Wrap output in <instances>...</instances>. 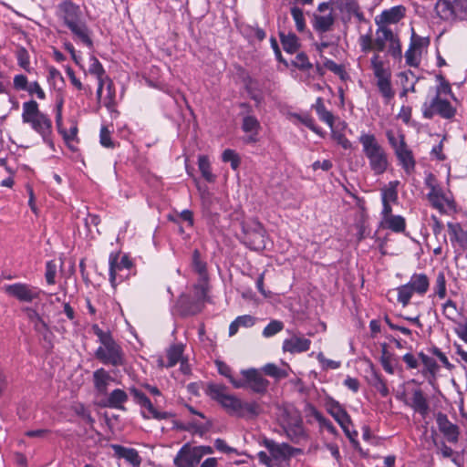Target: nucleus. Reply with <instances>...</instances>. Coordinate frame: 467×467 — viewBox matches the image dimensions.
I'll use <instances>...</instances> for the list:
<instances>
[{"label":"nucleus","instance_id":"1","mask_svg":"<svg viewBox=\"0 0 467 467\" xmlns=\"http://www.w3.org/2000/svg\"><path fill=\"white\" fill-rule=\"evenodd\" d=\"M56 16L71 32L73 39L88 48L93 47L92 30L88 26L80 6L71 0H63L57 5Z\"/></svg>","mask_w":467,"mask_h":467},{"label":"nucleus","instance_id":"2","mask_svg":"<svg viewBox=\"0 0 467 467\" xmlns=\"http://www.w3.org/2000/svg\"><path fill=\"white\" fill-rule=\"evenodd\" d=\"M358 141L368 160L369 167L376 175L384 173L389 166L388 154L372 133L361 132Z\"/></svg>","mask_w":467,"mask_h":467},{"label":"nucleus","instance_id":"3","mask_svg":"<svg viewBox=\"0 0 467 467\" xmlns=\"http://www.w3.org/2000/svg\"><path fill=\"white\" fill-rule=\"evenodd\" d=\"M22 120L27 123L38 133L45 143L53 146L50 140L52 132L51 119L45 113L41 112L36 100H29L23 103Z\"/></svg>","mask_w":467,"mask_h":467},{"label":"nucleus","instance_id":"4","mask_svg":"<svg viewBox=\"0 0 467 467\" xmlns=\"http://www.w3.org/2000/svg\"><path fill=\"white\" fill-rule=\"evenodd\" d=\"M429 287L430 280L427 275L415 273L410 276L407 284L397 288V300L402 306H407L414 294L424 296L428 292Z\"/></svg>","mask_w":467,"mask_h":467},{"label":"nucleus","instance_id":"5","mask_svg":"<svg viewBox=\"0 0 467 467\" xmlns=\"http://www.w3.org/2000/svg\"><path fill=\"white\" fill-rule=\"evenodd\" d=\"M207 394L210 398L217 401L224 410L232 416H242V402L239 398L229 394L226 387L220 384H211L207 388Z\"/></svg>","mask_w":467,"mask_h":467},{"label":"nucleus","instance_id":"6","mask_svg":"<svg viewBox=\"0 0 467 467\" xmlns=\"http://www.w3.org/2000/svg\"><path fill=\"white\" fill-rule=\"evenodd\" d=\"M376 38L374 40V49L379 52L385 50L389 43V53L394 58H401V44L399 36L390 26L377 25Z\"/></svg>","mask_w":467,"mask_h":467},{"label":"nucleus","instance_id":"7","mask_svg":"<svg viewBox=\"0 0 467 467\" xmlns=\"http://www.w3.org/2000/svg\"><path fill=\"white\" fill-rule=\"evenodd\" d=\"M422 115L431 119L435 115L442 119H451L455 116V108L447 100L440 97V91L422 104Z\"/></svg>","mask_w":467,"mask_h":467},{"label":"nucleus","instance_id":"8","mask_svg":"<svg viewBox=\"0 0 467 467\" xmlns=\"http://www.w3.org/2000/svg\"><path fill=\"white\" fill-rule=\"evenodd\" d=\"M95 357L104 365L120 367L125 363L124 352L113 338L101 343L95 352Z\"/></svg>","mask_w":467,"mask_h":467},{"label":"nucleus","instance_id":"9","mask_svg":"<svg viewBox=\"0 0 467 467\" xmlns=\"http://www.w3.org/2000/svg\"><path fill=\"white\" fill-rule=\"evenodd\" d=\"M207 280L201 279V282L194 285V296L196 302L190 305V296L182 295L179 298V306L183 315H196L202 309L203 303L207 297Z\"/></svg>","mask_w":467,"mask_h":467},{"label":"nucleus","instance_id":"10","mask_svg":"<svg viewBox=\"0 0 467 467\" xmlns=\"http://www.w3.org/2000/svg\"><path fill=\"white\" fill-rule=\"evenodd\" d=\"M467 0H438L435 11L438 16L445 21H452L464 16Z\"/></svg>","mask_w":467,"mask_h":467},{"label":"nucleus","instance_id":"11","mask_svg":"<svg viewBox=\"0 0 467 467\" xmlns=\"http://www.w3.org/2000/svg\"><path fill=\"white\" fill-rule=\"evenodd\" d=\"M130 394L133 396L134 400L141 408V415L144 419L166 420L171 417V413L167 411H159L150 400V399L140 390L136 388L130 389Z\"/></svg>","mask_w":467,"mask_h":467},{"label":"nucleus","instance_id":"12","mask_svg":"<svg viewBox=\"0 0 467 467\" xmlns=\"http://www.w3.org/2000/svg\"><path fill=\"white\" fill-rule=\"evenodd\" d=\"M427 199L431 206L441 213L455 210V202L450 191L445 192L440 185L427 194Z\"/></svg>","mask_w":467,"mask_h":467},{"label":"nucleus","instance_id":"13","mask_svg":"<svg viewBox=\"0 0 467 467\" xmlns=\"http://www.w3.org/2000/svg\"><path fill=\"white\" fill-rule=\"evenodd\" d=\"M5 291L17 300L27 303L38 298L42 292L39 288L24 283L7 285Z\"/></svg>","mask_w":467,"mask_h":467},{"label":"nucleus","instance_id":"14","mask_svg":"<svg viewBox=\"0 0 467 467\" xmlns=\"http://www.w3.org/2000/svg\"><path fill=\"white\" fill-rule=\"evenodd\" d=\"M242 375L244 376L242 380L245 382V388L248 387L252 391L258 394L266 392L269 381L258 370L254 368L244 369Z\"/></svg>","mask_w":467,"mask_h":467},{"label":"nucleus","instance_id":"15","mask_svg":"<svg viewBox=\"0 0 467 467\" xmlns=\"http://www.w3.org/2000/svg\"><path fill=\"white\" fill-rule=\"evenodd\" d=\"M201 462L196 447L184 444L177 452L173 463L176 467H193Z\"/></svg>","mask_w":467,"mask_h":467},{"label":"nucleus","instance_id":"16","mask_svg":"<svg viewBox=\"0 0 467 467\" xmlns=\"http://www.w3.org/2000/svg\"><path fill=\"white\" fill-rule=\"evenodd\" d=\"M327 411L340 425L345 434L352 441V435L348 428L351 419L346 410L337 401L332 400L327 404Z\"/></svg>","mask_w":467,"mask_h":467},{"label":"nucleus","instance_id":"17","mask_svg":"<svg viewBox=\"0 0 467 467\" xmlns=\"http://www.w3.org/2000/svg\"><path fill=\"white\" fill-rule=\"evenodd\" d=\"M436 422L440 431L449 442L455 443L459 439V428L451 422L446 414L439 412L436 415Z\"/></svg>","mask_w":467,"mask_h":467},{"label":"nucleus","instance_id":"18","mask_svg":"<svg viewBox=\"0 0 467 467\" xmlns=\"http://www.w3.org/2000/svg\"><path fill=\"white\" fill-rule=\"evenodd\" d=\"M261 130V124L256 117L252 115H246L242 120V130L246 134L244 141L247 144L256 143L258 139V133Z\"/></svg>","mask_w":467,"mask_h":467},{"label":"nucleus","instance_id":"19","mask_svg":"<svg viewBox=\"0 0 467 467\" xmlns=\"http://www.w3.org/2000/svg\"><path fill=\"white\" fill-rule=\"evenodd\" d=\"M405 16V7L403 5H396L389 9L382 11L375 17V24L389 26L397 24Z\"/></svg>","mask_w":467,"mask_h":467},{"label":"nucleus","instance_id":"20","mask_svg":"<svg viewBox=\"0 0 467 467\" xmlns=\"http://www.w3.org/2000/svg\"><path fill=\"white\" fill-rule=\"evenodd\" d=\"M283 429L286 436L293 442H297L304 436L302 420L296 414L284 421Z\"/></svg>","mask_w":467,"mask_h":467},{"label":"nucleus","instance_id":"21","mask_svg":"<svg viewBox=\"0 0 467 467\" xmlns=\"http://www.w3.org/2000/svg\"><path fill=\"white\" fill-rule=\"evenodd\" d=\"M128 393L121 389H115L109 392L107 397L101 401L103 407L117 409L125 411L124 404L128 401Z\"/></svg>","mask_w":467,"mask_h":467},{"label":"nucleus","instance_id":"22","mask_svg":"<svg viewBox=\"0 0 467 467\" xmlns=\"http://www.w3.org/2000/svg\"><path fill=\"white\" fill-rule=\"evenodd\" d=\"M109 282L112 286L117 285V274L123 269L129 270L131 267V262L127 256H123L119 262V255L111 254L109 255Z\"/></svg>","mask_w":467,"mask_h":467},{"label":"nucleus","instance_id":"23","mask_svg":"<svg viewBox=\"0 0 467 467\" xmlns=\"http://www.w3.org/2000/svg\"><path fill=\"white\" fill-rule=\"evenodd\" d=\"M310 344L311 341L307 338L293 336L284 340L283 350L289 353H301L307 351Z\"/></svg>","mask_w":467,"mask_h":467},{"label":"nucleus","instance_id":"24","mask_svg":"<svg viewBox=\"0 0 467 467\" xmlns=\"http://www.w3.org/2000/svg\"><path fill=\"white\" fill-rule=\"evenodd\" d=\"M113 380L110 374L103 368H98L93 372V384L96 391L99 395H106L109 383Z\"/></svg>","mask_w":467,"mask_h":467},{"label":"nucleus","instance_id":"25","mask_svg":"<svg viewBox=\"0 0 467 467\" xmlns=\"http://www.w3.org/2000/svg\"><path fill=\"white\" fill-rule=\"evenodd\" d=\"M395 155L402 169L408 175H410L414 172L416 161L414 160L412 151L409 149L407 144L400 149L397 152H395Z\"/></svg>","mask_w":467,"mask_h":467},{"label":"nucleus","instance_id":"26","mask_svg":"<svg viewBox=\"0 0 467 467\" xmlns=\"http://www.w3.org/2000/svg\"><path fill=\"white\" fill-rule=\"evenodd\" d=\"M265 446L275 460H285L291 455L292 448L286 443H276L272 440H265Z\"/></svg>","mask_w":467,"mask_h":467},{"label":"nucleus","instance_id":"27","mask_svg":"<svg viewBox=\"0 0 467 467\" xmlns=\"http://www.w3.org/2000/svg\"><path fill=\"white\" fill-rule=\"evenodd\" d=\"M410 406L423 418L429 413V403L421 389H414Z\"/></svg>","mask_w":467,"mask_h":467},{"label":"nucleus","instance_id":"28","mask_svg":"<svg viewBox=\"0 0 467 467\" xmlns=\"http://www.w3.org/2000/svg\"><path fill=\"white\" fill-rule=\"evenodd\" d=\"M448 232L451 241L457 242L462 249L467 248V231L460 223H448Z\"/></svg>","mask_w":467,"mask_h":467},{"label":"nucleus","instance_id":"29","mask_svg":"<svg viewBox=\"0 0 467 467\" xmlns=\"http://www.w3.org/2000/svg\"><path fill=\"white\" fill-rule=\"evenodd\" d=\"M112 449L119 457L125 459L133 466H139L140 464L141 459L135 449L125 448L117 444L112 445Z\"/></svg>","mask_w":467,"mask_h":467},{"label":"nucleus","instance_id":"30","mask_svg":"<svg viewBox=\"0 0 467 467\" xmlns=\"http://www.w3.org/2000/svg\"><path fill=\"white\" fill-rule=\"evenodd\" d=\"M255 324V317L251 315L237 317L229 326V336H234L240 327H252Z\"/></svg>","mask_w":467,"mask_h":467},{"label":"nucleus","instance_id":"31","mask_svg":"<svg viewBox=\"0 0 467 467\" xmlns=\"http://www.w3.org/2000/svg\"><path fill=\"white\" fill-rule=\"evenodd\" d=\"M371 67L374 72V75L377 78V81H385L389 80L391 78V73L389 69L384 67L382 61L379 59V56L375 55L371 58Z\"/></svg>","mask_w":467,"mask_h":467},{"label":"nucleus","instance_id":"32","mask_svg":"<svg viewBox=\"0 0 467 467\" xmlns=\"http://www.w3.org/2000/svg\"><path fill=\"white\" fill-rule=\"evenodd\" d=\"M192 267L200 275V279L204 281L208 279L206 262L202 259L201 254L197 249L192 252Z\"/></svg>","mask_w":467,"mask_h":467},{"label":"nucleus","instance_id":"33","mask_svg":"<svg viewBox=\"0 0 467 467\" xmlns=\"http://www.w3.org/2000/svg\"><path fill=\"white\" fill-rule=\"evenodd\" d=\"M398 181L389 182V184L381 189V202L395 203L398 201Z\"/></svg>","mask_w":467,"mask_h":467},{"label":"nucleus","instance_id":"34","mask_svg":"<svg viewBox=\"0 0 467 467\" xmlns=\"http://www.w3.org/2000/svg\"><path fill=\"white\" fill-rule=\"evenodd\" d=\"M247 238L250 242L251 248L254 250H261L265 248V231L261 225L253 234H248Z\"/></svg>","mask_w":467,"mask_h":467},{"label":"nucleus","instance_id":"35","mask_svg":"<svg viewBox=\"0 0 467 467\" xmlns=\"http://www.w3.org/2000/svg\"><path fill=\"white\" fill-rule=\"evenodd\" d=\"M334 24V17L332 15L327 16H316L314 18V28L320 33H325L330 30Z\"/></svg>","mask_w":467,"mask_h":467},{"label":"nucleus","instance_id":"36","mask_svg":"<svg viewBox=\"0 0 467 467\" xmlns=\"http://www.w3.org/2000/svg\"><path fill=\"white\" fill-rule=\"evenodd\" d=\"M280 39L284 49L288 53L293 54L299 47L298 38L294 33H288L287 35L281 33Z\"/></svg>","mask_w":467,"mask_h":467},{"label":"nucleus","instance_id":"37","mask_svg":"<svg viewBox=\"0 0 467 467\" xmlns=\"http://www.w3.org/2000/svg\"><path fill=\"white\" fill-rule=\"evenodd\" d=\"M383 223L393 232L400 233L405 230V219L400 215H391L383 220Z\"/></svg>","mask_w":467,"mask_h":467},{"label":"nucleus","instance_id":"38","mask_svg":"<svg viewBox=\"0 0 467 467\" xmlns=\"http://www.w3.org/2000/svg\"><path fill=\"white\" fill-rule=\"evenodd\" d=\"M198 167L202 177L208 182H213L215 181V175L213 174L209 159L205 155H201L198 158Z\"/></svg>","mask_w":467,"mask_h":467},{"label":"nucleus","instance_id":"39","mask_svg":"<svg viewBox=\"0 0 467 467\" xmlns=\"http://www.w3.org/2000/svg\"><path fill=\"white\" fill-rule=\"evenodd\" d=\"M218 371L221 375L226 377L233 386L236 389L245 388V382L243 380L235 379L231 374V368L222 361L216 362Z\"/></svg>","mask_w":467,"mask_h":467},{"label":"nucleus","instance_id":"40","mask_svg":"<svg viewBox=\"0 0 467 467\" xmlns=\"http://www.w3.org/2000/svg\"><path fill=\"white\" fill-rule=\"evenodd\" d=\"M183 353V346L181 344L171 346L167 351L168 363L166 367L171 368L175 366L182 358Z\"/></svg>","mask_w":467,"mask_h":467},{"label":"nucleus","instance_id":"41","mask_svg":"<svg viewBox=\"0 0 467 467\" xmlns=\"http://www.w3.org/2000/svg\"><path fill=\"white\" fill-rule=\"evenodd\" d=\"M262 412V408L260 404L256 401L252 402H242V416L244 417H251L255 418Z\"/></svg>","mask_w":467,"mask_h":467},{"label":"nucleus","instance_id":"42","mask_svg":"<svg viewBox=\"0 0 467 467\" xmlns=\"http://www.w3.org/2000/svg\"><path fill=\"white\" fill-rule=\"evenodd\" d=\"M16 57L17 59L18 65L27 72H31L30 67V57L28 51L23 47H19L16 52Z\"/></svg>","mask_w":467,"mask_h":467},{"label":"nucleus","instance_id":"43","mask_svg":"<svg viewBox=\"0 0 467 467\" xmlns=\"http://www.w3.org/2000/svg\"><path fill=\"white\" fill-rule=\"evenodd\" d=\"M386 136L388 138L389 143L394 150V152H397L400 149L407 144L405 142L403 134H399L396 136L392 130H388Z\"/></svg>","mask_w":467,"mask_h":467},{"label":"nucleus","instance_id":"44","mask_svg":"<svg viewBox=\"0 0 467 467\" xmlns=\"http://www.w3.org/2000/svg\"><path fill=\"white\" fill-rule=\"evenodd\" d=\"M433 289L439 298L442 299L446 296V279L442 271L438 272Z\"/></svg>","mask_w":467,"mask_h":467},{"label":"nucleus","instance_id":"45","mask_svg":"<svg viewBox=\"0 0 467 467\" xmlns=\"http://www.w3.org/2000/svg\"><path fill=\"white\" fill-rule=\"evenodd\" d=\"M284 328V323L280 320H272L263 330L262 335L265 337H271L281 332Z\"/></svg>","mask_w":467,"mask_h":467},{"label":"nucleus","instance_id":"46","mask_svg":"<svg viewBox=\"0 0 467 467\" xmlns=\"http://www.w3.org/2000/svg\"><path fill=\"white\" fill-rule=\"evenodd\" d=\"M263 371L276 379H285L288 376V373L285 369L279 368L276 365L269 363L263 368Z\"/></svg>","mask_w":467,"mask_h":467},{"label":"nucleus","instance_id":"47","mask_svg":"<svg viewBox=\"0 0 467 467\" xmlns=\"http://www.w3.org/2000/svg\"><path fill=\"white\" fill-rule=\"evenodd\" d=\"M222 160L224 162H230L232 169L234 171L238 169L241 162L238 154L234 150L231 149L223 150L222 154Z\"/></svg>","mask_w":467,"mask_h":467},{"label":"nucleus","instance_id":"48","mask_svg":"<svg viewBox=\"0 0 467 467\" xmlns=\"http://www.w3.org/2000/svg\"><path fill=\"white\" fill-rule=\"evenodd\" d=\"M377 87L387 102L393 99L395 93L392 89L390 79L377 81Z\"/></svg>","mask_w":467,"mask_h":467},{"label":"nucleus","instance_id":"49","mask_svg":"<svg viewBox=\"0 0 467 467\" xmlns=\"http://www.w3.org/2000/svg\"><path fill=\"white\" fill-rule=\"evenodd\" d=\"M291 15L296 23V26L298 32H304L306 29V20L302 9L299 7H292Z\"/></svg>","mask_w":467,"mask_h":467},{"label":"nucleus","instance_id":"50","mask_svg":"<svg viewBox=\"0 0 467 467\" xmlns=\"http://www.w3.org/2000/svg\"><path fill=\"white\" fill-rule=\"evenodd\" d=\"M406 63L410 67H418L420 62V51L410 47L405 52Z\"/></svg>","mask_w":467,"mask_h":467},{"label":"nucleus","instance_id":"51","mask_svg":"<svg viewBox=\"0 0 467 467\" xmlns=\"http://www.w3.org/2000/svg\"><path fill=\"white\" fill-rule=\"evenodd\" d=\"M443 315L450 320L455 321V317L458 314L457 306L455 302L449 299L442 306Z\"/></svg>","mask_w":467,"mask_h":467},{"label":"nucleus","instance_id":"52","mask_svg":"<svg viewBox=\"0 0 467 467\" xmlns=\"http://www.w3.org/2000/svg\"><path fill=\"white\" fill-rule=\"evenodd\" d=\"M90 66L88 71L91 75H94L96 78L104 77L106 71L102 66V64L99 61L96 57H90Z\"/></svg>","mask_w":467,"mask_h":467},{"label":"nucleus","instance_id":"53","mask_svg":"<svg viewBox=\"0 0 467 467\" xmlns=\"http://www.w3.org/2000/svg\"><path fill=\"white\" fill-rule=\"evenodd\" d=\"M29 318L34 323L35 329L37 332L44 333L47 330V324L36 311H30Z\"/></svg>","mask_w":467,"mask_h":467},{"label":"nucleus","instance_id":"54","mask_svg":"<svg viewBox=\"0 0 467 467\" xmlns=\"http://www.w3.org/2000/svg\"><path fill=\"white\" fill-rule=\"evenodd\" d=\"M430 41L427 37H422L414 32L412 29V35L410 38V47L420 51V48L427 47L429 45Z\"/></svg>","mask_w":467,"mask_h":467},{"label":"nucleus","instance_id":"55","mask_svg":"<svg viewBox=\"0 0 467 467\" xmlns=\"http://www.w3.org/2000/svg\"><path fill=\"white\" fill-rule=\"evenodd\" d=\"M373 386L377 389L382 397H387L389 395V391L385 380L377 373H374Z\"/></svg>","mask_w":467,"mask_h":467},{"label":"nucleus","instance_id":"56","mask_svg":"<svg viewBox=\"0 0 467 467\" xmlns=\"http://www.w3.org/2000/svg\"><path fill=\"white\" fill-rule=\"evenodd\" d=\"M57 274V265L54 261H48L46 265V280L48 285L55 284V277Z\"/></svg>","mask_w":467,"mask_h":467},{"label":"nucleus","instance_id":"57","mask_svg":"<svg viewBox=\"0 0 467 467\" xmlns=\"http://www.w3.org/2000/svg\"><path fill=\"white\" fill-rule=\"evenodd\" d=\"M317 360L321 363L322 367L326 369H337L340 367L341 363L339 361L328 359L325 358L323 353H318L317 357Z\"/></svg>","mask_w":467,"mask_h":467},{"label":"nucleus","instance_id":"58","mask_svg":"<svg viewBox=\"0 0 467 467\" xmlns=\"http://www.w3.org/2000/svg\"><path fill=\"white\" fill-rule=\"evenodd\" d=\"M99 140H100V144L103 147H106V148H113L114 147V143L110 138V132L108 130V128L105 126L101 127V129H100Z\"/></svg>","mask_w":467,"mask_h":467},{"label":"nucleus","instance_id":"59","mask_svg":"<svg viewBox=\"0 0 467 467\" xmlns=\"http://www.w3.org/2000/svg\"><path fill=\"white\" fill-rule=\"evenodd\" d=\"M214 447L217 451L226 454L237 453V450L235 448L230 447L223 439H216L214 441Z\"/></svg>","mask_w":467,"mask_h":467},{"label":"nucleus","instance_id":"60","mask_svg":"<svg viewBox=\"0 0 467 467\" xmlns=\"http://www.w3.org/2000/svg\"><path fill=\"white\" fill-rule=\"evenodd\" d=\"M419 356H420L422 363L424 364V366L428 368V370L430 372L434 373L437 370L438 365L432 358L423 354L422 352L420 353Z\"/></svg>","mask_w":467,"mask_h":467},{"label":"nucleus","instance_id":"61","mask_svg":"<svg viewBox=\"0 0 467 467\" xmlns=\"http://www.w3.org/2000/svg\"><path fill=\"white\" fill-rule=\"evenodd\" d=\"M26 91L30 95L36 94L39 99H45L46 98L44 90L36 81L28 84Z\"/></svg>","mask_w":467,"mask_h":467},{"label":"nucleus","instance_id":"62","mask_svg":"<svg viewBox=\"0 0 467 467\" xmlns=\"http://www.w3.org/2000/svg\"><path fill=\"white\" fill-rule=\"evenodd\" d=\"M315 417L316 419L318 420V422L325 428L327 430V431H329L330 433L332 434H336L337 433V430L335 428V426L332 424V422L324 418L320 413L318 412H316L315 413Z\"/></svg>","mask_w":467,"mask_h":467},{"label":"nucleus","instance_id":"63","mask_svg":"<svg viewBox=\"0 0 467 467\" xmlns=\"http://www.w3.org/2000/svg\"><path fill=\"white\" fill-rule=\"evenodd\" d=\"M333 138L343 149L349 150L352 148L351 141L344 134L337 132L333 134Z\"/></svg>","mask_w":467,"mask_h":467},{"label":"nucleus","instance_id":"64","mask_svg":"<svg viewBox=\"0 0 467 467\" xmlns=\"http://www.w3.org/2000/svg\"><path fill=\"white\" fill-rule=\"evenodd\" d=\"M296 66L300 69H309L312 64L304 53H300L296 57Z\"/></svg>","mask_w":467,"mask_h":467}]
</instances>
